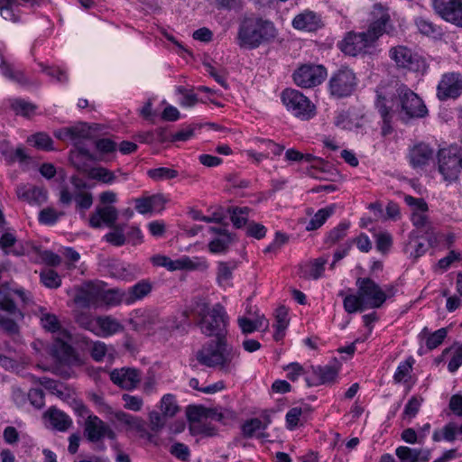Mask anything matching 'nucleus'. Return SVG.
Instances as JSON below:
<instances>
[{
    "instance_id": "f257e3e1",
    "label": "nucleus",
    "mask_w": 462,
    "mask_h": 462,
    "mask_svg": "<svg viewBox=\"0 0 462 462\" xmlns=\"http://www.w3.org/2000/svg\"><path fill=\"white\" fill-rule=\"evenodd\" d=\"M373 22L366 31L347 32L338 42L339 49L346 55L357 56L366 53L383 34H393L394 27L391 22L389 9L381 4H375L372 12Z\"/></svg>"
},
{
    "instance_id": "f03ea898",
    "label": "nucleus",
    "mask_w": 462,
    "mask_h": 462,
    "mask_svg": "<svg viewBox=\"0 0 462 462\" xmlns=\"http://www.w3.org/2000/svg\"><path fill=\"white\" fill-rule=\"evenodd\" d=\"M274 23L256 14L245 15L238 25L237 44L241 48L255 50L273 42L277 36Z\"/></svg>"
},
{
    "instance_id": "7ed1b4c3",
    "label": "nucleus",
    "mask_w": 462,
    "mask_h": 462,
    "mask_svg": "<svg viewBox=\"0 0 462 462\" xmlns=\"http://www.w3.org/2000/svg\"><path fill=\"white\" fill-rule=\"evenodd\" d=\"M239 356V350L228 344L227 338H216L201 346L196 354V359L201 365L230 373Z\"/></svg>"
},
{
    "instance_id": "20e7f679",
    "label": "nucleus",
    "mask_w": 462,
    "mask_h": 462,
    "mask_svg": "<svg viewBox=\"0 0 462 462\" xmlns=\"http://www.w3.org/2000/svg\"><path fill=\"white\" fill-rule=\"evenodd\" d=\"M388 100L390 107L405 124L411 119L423 118L428 115V109L423 100L404 84H397Z\"/></svg>"
},
{
    "instance_id": "39448f33",
    "label": "nucleus",
    "mask_w": 462,
    "mask_h": 462,
    "mask_svg": "<svg viewBox=\"0 0 462 462\" xmlns=\"http://www.w3.org/2000/svg\"><path fill=\"white\" fill-rule=\"evenodd\" d=\"M198 326L206 337L226 338L229 317L220 303L209 306L208 303L198 304Z\"/></svg>"
},
{
    "instance_id": "423d86ee",
    "label": "nucleus",
    "mask_w": 462,
    "mask_h": 462,
    "mask_svg": "<svg viewBox=\"0 0 462 462\" xmlns=\"http://www.w3.org/2000/svg\"><path fill=\"white\" fill-rule=\"evenodd\" d=\"M281 100L289 113L302 121H309L317 114L314 103L297 89L291 88L283 89L281 93Z\"/></svg>"
},
{
    "instance_id": "0eeeda50",
    "label": "nucleus",
    "mask_w": 462,
    "mask_h": 462,
    "mask_svg": "<svg viewBox=\"0 0 462 462\" xmlns=\"http://www.w3.org/2000/svg\"><path fill=\"white\" fill-rule=\"evenodd\" d=\"M438 167L446 181L457 180L462 170V148L450 145L440 149L438 152Z\"/></svg>"
},
{
    "instance_id": "6e6552de",
    "label": "nucleus",
    "mask_w": 462,
    "mask_h": 462,
    "mask_svg": "<svg viewBox=\"0 0 462 462\" xmlns=\"http://www.w3.org/2000/svg\"><path fill=\"white\" fill-rule=\"evenodd\" d=\"M358 79L353 69L341 67L332 73L328 88L330 96L335 98L350 97L356 89Z\"/></svg>"
},
{
    "instance_id": "1a4fd4ad",
    "label": "nucleus",
    "mask_w": 462,
    "mask_h": 462,
    "mask_svg": "<svg viewBox=\"0 0 462 462\" xmlns=\"http://www.w3.org/2000/svg\"><path fill=\"white\" fill-rule=\"evenodd\" d=\"M389 57L398 69L420 71L426 68L424 59L404 45L392 47L389 50Z\"/></svg>"
},
{
    "instance_id": "9d476101",
    "label": "nucleus",
    "mask_w": 462,
    "mask_h": 462,
    "mask_svg": "<svg viewBox=\"0 0 462 462\" xmlns=\"http://www.w3.org/2000/svg\"><path fill=\"white\" fill-rule=\"evenodd\" d=\"M356 285L369 309H378L386 301V294L383 288L371 278H358Z\"/></svg>"
},
{
    "instance_id": "9b49d317",
    "label": "nucleus",
    "mask_w": 462,
    "mask_h": 462,
    "mask_svg": "<svg viewBox=\"0 0 462 462\" xmlns=\"http://www.w3.org/2000/svg\"><path fill=\"white\" fill-rule=\"evenodd\" d=\"M327 76V70L322 65L304 64L293 73L294 83L303 88L316 87L322 83Z\"/></svg>"
},
{
    "instance_id": "f8f14e48",
    "label": "nucleus",
    "mask_w": 462,
    "mask_h": 462,
    "mask_svg": "<svg viewBox=\"0 0 462 462\" xmlns=\"http://www.w3.org/2000/svg\"><path fill=\"white\" fill-rule=\"evenodd\" d=\"M84 435L91 443H98L104 438L110 440L116 439V433L114 430L99 417L93 414L88 415L85 420Z\"/></svg>"
},
{
    "instance_id": "ddd939ff",
    "label": "nucleus",
    "mask_w": 462,
    "mask_h": 462,
    "mask_svg": "<svg viewBox=\"0 0 462 462\" xmlns=\"http://www.w3.org/2000/svg\"><path fill=\"white\" fill-rule=\"evenodd\" d=\"M462 95V75L448 72L442 75L437 86V97L440 101L457 99Z\"/></svg>"
},
{
    "instance_id": "4468645a",
    "label": "nucleus",
    "mask_w": 462,
    "mask_h": 462,
    "mask_svg": "<svg viewBox=\"0 0 462 462\" xmlns=\"http://www.w3.org/2000/svg\"><path fill=\"white\" fill-rule=\"evenodd\" d=\"M432 6L443 20L462 28V0H432Z\"/></svg>"
},
{
    "instance_id": "2eb2a0df",
    "label": "nucleus",
    "mask_w": 462,
    "mask_h": 462,
    "mask_svg": "<svg viewBox=\"0 0 462 462\" xmlns=\"http://www.w3.org/2000/svg\"><path fill=\"white\" fill-rule=\"evenodd\" d=\"M154 265L165 267L169 271L177 270H197L206 269L208 264L205 261H200L198 258L191 259L189 256H182L179 259L172 260L166 255H155L152 257Z\"/></svg>"
},
{
    "instance_id": "dca6fc26",
    "label": "nucleus",
    "mask_w": 462,
    "mask_h": 462,
    "mask_svg": "<svg viewBox=\"0 0 462 462\" xmlns=\"http://www.w3.org/2000/svg\"><path fill=\"white\" fill-rule=\"evenodd\" d=\"M94 130H97L96 125H88L87 123L79 122L74 125L56 130L54 135L59 140H70L74 144H78L80 140L91 139Z\"/></svg>"
},
{
    "instance_id": "f3484780",
    "label": "nucleus",
    "mask_w": 462,
    "mask_h": 462,
    "mask_svg": "<svg viewBox=\"0 0 462 462\" xmlns=\"http://www.w3.org/2000/svg\"><path fill=\"white\" fill-rule=\"evenodd\" d=\"M72 201H75L78 210L86 211L93 204V196L86 191L72 192L67 185L61 186L59 193V203L63 207H68Z\"/></svg>"
},
{
    "instance_id": "a211bd4d",
    "label": "nucleus",
    "mask_w": 462,
    "mask_h": 462,
    "mask_svg": "<svg viewBox=\"0 0 462 462\" xmlns=\"http://www.w3.org/2000/svg\"><path fill=\"white\" fill-rule=\"evenodd\" d=\"M111 381L119 387L125 390L136 388L141 381V374L138 369L123 367L114 369L110 373Z\"/></svg>"
},
{
    "instance_id": "6ab92c4d",
    "label": "nucleus",
    "mask_w": 462,
    "mask_h": 462,
    "mask_svg": "<svg viewBox=\"0 0 462 462\" xmlns=\"http://www.w3.org/2000/svg\"><path fill=\"white\" fill-rule=\"evenodd\" d=\"M15 191L19 199L31 205L41 206L48 199V191L42 187L32 184H19Z\"/></svg>"
},
{
    "instance_id": "aec40b11",
    "label": "nucleus",
    "mask_w": 462,
    "mask_h": 462,
    "mask_svg": "<svg viewBox=\"0 0 462 462\" xmlns=\"http://www.w3.org/2000/svg\"><path fill=\"white\" fill-rule=\"evenodd\" d=\"M433 158V149L424 143L414 144L409 149L408 159L413 169H422Z\"/></svg>"
},
{
    "instance_id": "412c9836",
    "label": "nucleus",
    "mask_w": 462,
    "mask_h": 462,
    "mask_svg": "<svg viewBox=\"0 0 462 462\" xmlns=\"http://www.w3.org/2000/svg\"><path fill=\"white\" fill-rule=\"evenodd\" d=\"M374 106L383 119L382 134L386 136L393 131L392 121L396 113L390 107L388 97L378 90Z\"/></svg>"
},
{
    "instance_id": "4be33fe9",
    "label": "nucleus",
    "mask_w": 462,
    "mask_h": 462,
    "mask_svg": "<svg viewBox=\"0 0 462 462\" xmlns=\"http://www.w3.org/2000/svg\"><path fill=\"white\" fill-rule=\"evenodd\" d=\"M292 26L296 30L316 32L323 27V23L319 14L310 10H305L294 17Z\"/></svg>"
},
{
    "instance_id": "5701e85b",
    "label": "nucleus",
    "mask_w": 462,
    "mask_h": 462,
    "mask_svg": "<svg viewBox=\"0 0 462 462\" xmlns=\"http://www.w3.org/2000/svg\"><path fill=\"white\" fill-rule=\"evenodd\" d=\"M313 376H306L305 381L309 387L318 386L320 384L330 383L335 381L337 376V370L329 365L325 366H310Z\"/></svg>"
},
{
    "instance_id": "b1692460",
    "label": "nucleus",
    "mask_w": 462,
    "mask_h": 462,
    "mask_svg": "<svg viewBox=\"0 0 462 462\" xmlns=\"http://www.w3.org/2000/svg\"><path fill=\"white\" fill-rule=\"evenodd\" d=\"M395 455L400 462H429L431 457V450L400 446L395 449Z\"/></svg>"
},
{
    "instance_id": "393cba45",
    "label": "nucleus",
    "mask_w": 462,
    "mask_h": 462,
    "mask_svg": "<svg viewBox=\"0 0 462 462\" xmlns=\"http://www.w3.org/2000/svg\"><path fill=\"white\" fill-rule=\"evenodd\" d=\"M189 327L190 321L188 310H180L167 318L164 322L165 329L179 335L187 334Z\"/></svg>"
},
{
    "instance_id": "a878e982",
    "label": "nucleus",
    "mask_w": 462,
    "mask_h": 462,
    "mask_svg": "<svg viewBox=\"0 0 462 462\" xmlns=\"http://www.w3.org/2000/svg\"><path fill=\"white\" fill-rule=\"evenodd\" d=\"M97 337H110L125 329L124 325L111 315L97 316Z\"/></svg>"
},
{
    "instance_id": "bb28decb",
    "label": "nucleus",
    "mask_w": 462,
    "mask_h": 462,
    "mask_svg": "<svg viewBox=\"0 0 462 462\" xmlns=\"http://www.w3.org/2000/svg\"><path fill=\"white\" fill-rule=\"evenodd\" d=\"M187 419L189 424L199 423L203 420L211 419L216 421H221L223 414L215 410L207 409L203 406L189 405L187 408Z\"/></svg>"
},
{
    "instance_id": "cd10ccee",
    "label": "nucleus",
    "mask_w": 462,
    "mask_h": 462,
    "mask_svg": "<svg viewBox=\"0 0 462 462\" xmlns=\"http://www.w3.org/2000/svg\"><path fill=\"white\" fill-rule=\"evenodd\" d=\"M44 418L48 419L51 427L58 431L65 432L72 426V420L64 411L51 407L45 413Z\"/></svg>"
},
{
    "instance_id": "c85d7f7f",
    "label": "nucleus",
    "mask_w": 462,
    "mask_h": 462,
    "mask_svg": "<svg viewBox=\"0 0 462 462\" xmlns=\"http://www.w3.org/2000/svg\"><path fill=\"white\" fill-rule=\"evenodd\" d=\"M103 290L97 287H88L76 297V302L84 307H98L102 305Z\"/></svg>"
},
{
    "instance_id": "c756f323",
    "label": "nucleus",
    "mask_w": 462,
    "mask_h": 462,
    "mask_svg": "<svg viewBox=\"0 0 462 462\" xmlns=\"http://www.w3.org/2000/svg\"><path fill=\"white\" fill-rule=\"evenodd\" d=\"M152 285L147 280H142L131 286L127 291H125L127 305H131L137 300H143L152 291Z\"/></svg>"
},
{
    "instance_id": "7c9ffc66",
    "label": "nucleus",
    "mask_w": 462,
    "mask_h": 462,
    "mask_svg": "<svg viewBox=\"0 0 462 462\" xmlns=\"http://www.w3.org/2000/svg\"><path fill=\"white\" fill-rule=\"evenodd\" d=\"M32 0H1L0 14L7 21L17 23L20 21L19 5L21 2L29 3Z\"/></svg>"
},
{
    "instance_id": "2f4dec72",
    "label": "nucleus",
    "mask_w": 462,
    "mask_h": 462,
    "mask_svg": "<svg viewBox=\"0 0 462 462\" xmlns=\"http://www.w3.org/2000/svg\"><path fill=\"white\" fill-rule=\"evenodd\" d=\"M428 250V245L420 241L418 236L412 233L409 235V240L403 247V252L409 258L416 261L422 256Z\"/></svg>"
},
{
    "instance_id": "473e14b6",
    "label": "nucleus",
    "mask_w": 462,
    "mask_h": 462,
    "mask_svg": "<svg viewBox=\"0 0 462 462\" xmlns=\"http://www.w3.org/2000/svg\"><path fill=\"white\" fill-rule=\"evenodd\" d=\"M0 70L2 75L11 81L16 82L21 86H28L30 84V80L24 72L20 69H14V66L6 62L4 58L1 59Z\"/></svg>"
},
{
    "instance_id": "72a5a7b5",
    "label": "nucleus",
    "mask_w": 462,
    "mask_h": 462,
    "mask_svg": "<svg viewBox=\"0 0 462 462\" xmlns=\"http://www.w3.org/2000/svg\"><path fill=\"white\" fill-rule=\"evenodd\" d=\"M448 329L441 328L433 333H430L427 327H425L420 333V337L426 338V346L429 350H433L442 344L447 337Z\"/></svg>"
},
{
    "instance_id": "f704fd0d",
    "label": "nucleus",
    "mask_w": 462,
    "mask_h": 462,
    "mask_svg": "<svg viewBox=\"0 0 462 462\" xmlns=\"http://www.w3.org/2000/svg\"><path fill=\"white\" fill-rule=\"evenodd\" d=\"M101 296L102 305H106L107 307H116L122 303L127 305L126 294L124 290L118 288L103 290Z\"/></svg>"
},
{
    "instance_id": "c9c22d12",
    "label": "nucleus",
    "mask_w": 462,
    "mask_h": 462,
    "mask_svg": "<svg viewBox=\"0 0 462 462\" xmlns=\"http://www.w3.org/2000/svg\"><path fill=\"white\" fill-rule=\"evenodd\" d=\"M238 327L241 332L245 335L251 334L261 328L268 326V320L263 318H257L255 319H250L246 317H239L237 319Z\"/></svg>"
},
{
    "instance_id": "e433bc0d",
    "label": "nucleus",
    "mask_w": 462,
    "mask_h": 462,
    "mask_svg": "<svg viewBox=\"0 0 462 462\" xmlns=\"http://www.w3.org/2000/svg\"><path fill=\"white\" fill-rule=\"evenodd\" d=\"M270 422H271V420L269 419V417L266 418L265 422H263L258 418H253V419L247 420L242 424V427H241L243 436L245 438L250 439L253 436H254V434L257 431H259L261 430H266L268 425L270 424Z\"/></svg>"
},
{
    "instance_id": "4c0bfd02",
    "label": "nucleus",
    "mask_w": 462,
    "mask_h": 462,
    "mask_svg": "<svg viewBox=\"0 0 462 462\" xmlns=\"http://www.w3.org/2000/svg\"><path fill=\"white\" fill-rule=\"evenodd\" d=\"M334 212L335 205L319 209L307 224L306 229L311 231L319 228Z\"/></svg>"
},
{
    "instance_id": "58836bf2",
    "label": "nucleus",
    "mask_w": 462,
    "mask_h": 462,
    "mask_svg": "<svg viewBox=\"0 0 462 462\" xmlns=\"http://www.w3.org/2000/svg\"><path fill=\"white\" fill-rule=\"evenodd\" d=\"M0 310L5 315H12L15 318H23V311L16 306L11 293L0 291Z\"/></svg>"
},
{
    "instance_id": "ea45409f",
    "label": "nucleus",
    "mask_w": 462,
    "mask_h": 462,
    "mask_svg": "<svg viewBox=\"0 0 462 462\" xmlns=\"http://www.w3.org/2000/svg\"><path fill=\"white\" fill-rule=\"evenodd\" d=\"M40 314L41 325L44 330L56 333L61 329V324L55 314L46 311L43 308L40 310Z\"/></svg>"
},
{
    "instance_id": "a19ab883",
    "label": "nucleus",
    "mask_w": 462,
    "mask_h": 462,
    "mask_svg": "<svg viewBox=\"0 0 462 462\" xmlns=\"http://www.w3.org/2000/svg\"><path fill=\"white\" fill-rule=\"evenodd\" d=\"M344 310L349 313H355L357 311H364L366 309H369L363 300L360 293L357 294H349L344 298L343 300Z\"/></svg>"
},
{
    "instance_id": "79ce46f5",
    "label": "nucleus",
    "mask_w": 462,
    "mask_h": 462,
    "mask_svg": "<svg viewBox=\"0 0 462 462\" xmlns=\"http://www.w3.org/2000/svg\"><path fill=\"white\" fill-rule=\"evenodd\" d=\"M415 24L420 32L424 35L433 38L440 37L442 35V30L440 26L433 23L430 20L425 17L416 18Z\"/></svg>"
},
{
    "instance_id": "37998d69",
    "label": "nucleus",
    "mask_w": 462,
    "mask_h": 462,
    "mask_svg": "<svg viewBox=\"0 0 462 462\" xmlns=\"http://www.w3.org/2000/svg\"><path fill=\"white\" fill-rule=\"evenodd\" d=\"M289 324L288 311L285 307H280L275 313V333L273 337L276 341L281 340L284 336V331Z\"/></svg>"
},
{
    "instance_id": "c03bdc74",
    "label": "nucleus",
    "mask_w": 462,
    "mask_h": 462,
    "mask_svg": "<svg viewBox=\"0 0 462 462\" xmlns=\"http://www.w3.org/2000/svg\"><path fill=\"white\" fill-rule=\"evenodd\" d=\"M249 210L247 207H230L227 208L230 219L236 228H241L245 226L248 220Z\"/></svg>"
},
{
    "instance_id": "a18cd8bd",
    "label": "nucleus",
    "mask_w": 462,
    "mask_h": 462,
    "mask_svg": "<svg viewBox=\"0 0 462 462\" xmlns=\"http://www.w3.org/2000/svg\"><path fill=\"white\" fill-rule=\"evenodd\" d=\"M52 354L60 362L69 363L74 355L73 347L61 340L57 341L52 347Z\"/></svg>"
},
{
    "instance_id": "49530a36",
    "label": "nucleus",
    "mask_w": 462,
    "mask_h": 462,
    "mask_svg": "<svg viewBox=\"0 0 462 462\" xmlns=\"http://www.w3.org/2000/svg\"><path fill=\"white\" fill-rule=\"evenodd\" d=\"M349 226L350 223L348 221L340 222L327 234L325 244L333 245L342 240L346 236V231Z\"/></svg>"
},
{
    "instance_id": "de8ad7c7",
    "label": "nucleus",
    "mask_w": 462,
    "mask_h": 462,
    "mask_svg": "<svg viewBox=\"0 0 462 462\" xmlns=\"http://www.w3.org/2000/svg\"><path fill=\"white\" fill-rule=\"evenodd\" d=\"M458 429L455 423L449 422L446 424L441 430H434L432 439L435 442L447 440L452 442L456 439V435Z\"/></svg>"
},
{
    "instance_id": "09e8293b",
    "label": "nucleus",
    "mask_w": 462,
    "mask_h": 462,
    "mask_svg": "<svg viewBox=\"0 0 462 462\" xmlns=\"http://www.w3.org/2000/svg\"><path fill=\"white\" fill-rule=\"evenodd\" d=\"M413 364L414 359L412 357H409L399 364L393 374V380L396 383L408 382Z\"/></svg>"
},
{
    "instance_id": "8fccbe9b",
    "label": "nucleus",
    "mask_w": 462,
    "mask_h": 462,
    "mask_svg": "<svg viewBox=\"0 0 462 462\" xmlns=\"http://www.w3.org/2000/svg\"><path fill=\"white\" fill-rule=\"evenodd\" d=\"M189 431L191 435H203L206 437H213L217 435V429L211 422L203 420L199 423L189 424Z\"/></svg>"
},
{
    "instance_id": "3c124183",
    "label": "nucleus",
    "mask_w": 462,
    "mask_h": 462,
    "mask_svg": "<svg viewBox=\"0 0 462 462\" xmlns=\"http://www.w3.org/2000/svg\"><path fill=\"white\" fill-rule=\"evenodd\" d=\"M64 215L63 211H57L55 208L48 207L40 211L38 220L42 225L53 226Z\"/></svg>"
},
{
    "instance_id": "603ef678",
    "label": "nucleus",
    "mask_w": 462,
    "mask_h": 462,
    "mask_svg": "<svg viewBox=\"0 0 462 462\" xmlns=\"http://www.w3.org/2000/svg\"><path fill=\"white\" fill-rule=\"evenodd\" d=\"M88 176L90 179L105 184H112L116 180L115 173L104 167L91 168L88 171Z\"/></svg>"
},
{
    "instance_id": "864d4df0",
    "label": "nucleus",
    "mask_w": 462,
    "mask_h": 462,
    "mask_svg": "<svg viewBox=\"0 0 462 462\" xmlns=\"http://www.w3.org/2000/svg\"><path fill=\"white\" fill-rule=\"evenodd\" d=\"M108 272L112 277L121 280H131L133 278L132 273L128 266L119 261H112L108 266Z\"/></svg>"
},
{
    "instance_id": "5fc2aeb1",
    "label": "nucleus",
    "mask_w": 462,
    "mask_h": 462,
    "mask_svg": "<svg viewBox=\"0 0 462 462\" xmlns=\"http://www.w3.org/2000/svg\"><path fill=\"white\" fill-rule=\"evenodd\" d=\"M23 319V318H15L12 315L0 314V329L9 335L18 334V321Z\"/></svg>"
},
{
    "instance_id": "6e6d98bb",
    "label": "nucleus",
    "mask_w": 462,
    "mask_h": 462,
    "mask_svg": "<svg viewBox=\"0 0 462 462\" xmlns=\"http://www.w3.org/2000/svg\"><path fill=\"white\" fill-rule=\"evenodd\" d=\"M147 175L155 181H162L172 180L178 177L179 173L174 169L160 167L149 170Z\"/></svg>"
},
{
    "instance_id": "4d7b16f0",
    "label": "nucleus",
    "mask_w": 462,
    "mask_h": 462,
    "mask_svg": "<svg viewBox=\"0 0 462 462\" xmlns=\"http://www.w3.org/2000/svg\"><path fill=\"white\" fill-rule=\"evenodd\" d=\"M11 107L16 115H21L26 117L30 116L36 110V106L34 104L22 98L11 100Z\"/></svg>"
},
{
    "instance_id": "13d9d810",
    "label": "nucleus",
    "mask_w": 462,
    "mask_h": 462,
    "mask_svg": "<svg viewBox=\"0 0 462 462\" xmlns=\"http://www.w3.org/2000/svg\"><path fill=\"white\" fill-rule=\"evenodd\" d=\"M82 141L83 140H80L78 144H75V147H76V150L75 151H72L70 152V156H69V159H70V162L71 163L78 169V170H85V165H81V164H79L77 162V159H79V157H84L85 159H88V160H94V157L93 155L91 154V152H89V150L88 148H86L83 144H82Z\"/></svg>"
},
{
    "instance_id": "bf43d9fd",
    "label": "nucleus",
    "mask_w": 462,
    "mask_h": 462,
    "mask_svg": "<svg viewBox=\"0 0 462 462\" xmlns=\"http://www.w3.org/2000/svg\"><path fill=\"white\" fill-rule=\"evenodd\" d=\"M42 284L50 289H57L61 285V279L58 273L52 269L43 270L40 273Z\"/></svg>"
},
{
    "instance_id": "052dcab7",
    "label": "nucleus",
    "mask_w": 462,
    "mask_h": 462,
    "mask_svg": "<svg viewBox=\"0 0 462 462\" xmlns=\"http://www.w3.org/2000/svg\"><path fill=\"white\" fill-rule=\"evenodd\" d=\"M28 142L32 143L36 148L41 150H53L52 139L47 134L44 133H37L35 134H32L28 138Z\"/></svg>"
},
{
    "instance_id": "680f3d73",
    "label": "nucleus",
    "mask_w": 462,
    "mask_h": 462,
    "mask_svg": "<svg viewBox=\"0 0 462 462\" xmlns=\"http://www.w3.org/2000/svg\"><path fill=\"white\" fill-rule=\"evenodd\" d=\"M283 370L287 372V378L291 382L297 381L301 375L309 376L310 370L300 363L292 362L283 366Z\"/></svg>"
},
{
    "instance_id": "e2e57ef3",
    "label": "nucleus",
    "mask_w": 462,
    "mask_h": 462,
    "mask_svg": "<svg viewBox=\"0 0 462 462\" xmlns=\"http://www.w3.org/2000/svg\"><path fill=\"white\" fill-rule=\"evenodd\" d=\"M232 240L233 237L231 234H226V236H219L209 242L208 249L213 254L225 253L232 243Z\"/></svg>"
},
{
    "instance_id": "0e129e2a",
    "label": "nucleus",
    "mask_w": 462,
    "mask_h": 462,
    "mask_svg": "<svg viewBox=\"0 0 462 462\" xmlns=\"http://www.w3.org/2000/svg\"><path fill=\"white\" fill-rule=\"evenodd\" d=\"M76 322L80 328L88 330L97 336L98 324L97 317H92L88 313H79L76 317Z\"/></svg>"
},
{
    "instance_id": "69168bd1",
    "label": "nucleus",
    "mask_w": 462,
    "mask_h": 462,
    "mask_svg": "<svg viewBox=\"0 0 462 462\" xmlns=\"http://www.w3.org/2000/svg\"><path fill=\"white\" fill-rule=\"evenodd\" d=\"M161 409L164 416L173 417L179 410L174 395L170 393L163 395L161 400Z\"/></svg>"
},
{
    "instance_id": "338daca9",
    "label": "nucleus",
    "mask_w": 462,
    "mask_h": 462,
    "mask_svg": "<svg viewBox=\"0 0 462 462\" xmlns=\"http://www.w3.org/2000/svg\"><path fill=\"white\" fill-rule=\"evenodd\" d=\"M177 92L182 96L180 105L185 107H192L199 102V97L192 90L187 89L183 86L177 88Z\"/></svg>"
},
{
    "instance_id": "774afa93",
    "label": "nucleus",
    "mask_w": 462,
    "mask_h": 462,
    "mask_svg": "<svg viewBox=\"0 0 462 462\" xmlns=\"http://www.w3.org/2000/svg\"><path fill=\"white\" fill-rule=\"evenodd\" d=\"M104 240L115 246H122L125 245L126 236L124 234L123 226H116L114 231L105 235Z\"/></svg>"
}]
</instances>
